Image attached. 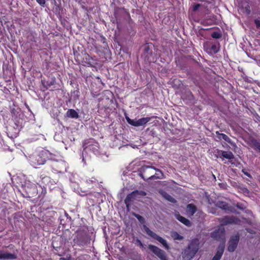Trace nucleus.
Masks as SVG:
<instances>
[{"label": "nucleus", "mask_w": 260, "mask_h": 260, "mask_svg": "<svg viewBox=\"0 0 260 260\" xmlns=\"http://www.w3.org/2000/svg\"><path fill=\"white\" fill-rule=\"evenodd\" d=\"M134 216L138 219V220L141 223H144L145 222V219L142 216L137 214H134Z\"/></svg>", "instance_id": "28"}, {"label": "nucleus", "mask_w": 260, "mask_h": 260, "mask_svg": "<svg viewBox=\"0 0 260 260\" xmlns=\"http://www.w3.org/2000/svg\"><path fill=\"white\" fill-rule=\"evenodd\" d=\"M89 152H91L95 155L99 154V147L98 146V144L96 142H94V144H89L88 146H86L84 148L82 153L83 161H84L85 159H88V156L87 154Z\"/></svg>", "instance_id": "4"}, {"label": "nucleus", "mask_w": 260, "mask_h": 260, "mask_svg": "<svg viewBox=\"0 0 260 260\" xmlns=\"http://www.w3.org/2000/svg\"><path fill=\"white\" fill-rule=\"evenodd\" d=\"M36 1L41 6H44L45 4V0H36Z\"/></svg>", "instance_id": "31"}, {"label": "nucleus", "mask_w": 260, "mask_h": 260, "mask_svg": "<svg viewBox=\"0 0 260 260\" xmlns=\"http://www.w3.org/2000/svg\"><path fill=\"white\" fill-rule=\"evenodd\" d=\"M216 206L217 207L221 208L223 210H224L225 211L233 212L232 208H231L230 207H229V205L225 202H222V201H218L216 203Z\"/></svg>", "instance_id": "16"}, {"label": "nucleus", "mask_w": 260, "mask_h": 260, "mask_svg": "<svg viewBox=\"0 0 260 260\" xmlns=\"http://www.w3.org/2000/svg\"><path fill=\"white\" fill-rule=\"evenodd\" d=\"M224 230L222 227L219 228L211 233V237L213 238L219 239H224Z\"/></svg>", "instance_id": "13"}, {"label": "nucleus", "mask_w": 260, "mask_h": 260, "mask_svg": "<svg viewBox=\"0 0 260 260\" xmlns=\"http://www.w3.org/2000/svg\"><path fill=\"white\" fill-rule=\"evenodd\" d=\"M164 197L166 200L172 203H175L176 202V200L172 197L167 193H165Z\"/></svg>", "instance_id": "26"}, {"label": "nucleus", "mask_w": 260, "mask_h": 260, "mask_svg": "<svg viewBox=\"0 0 260 260\" xmlns=\"http://www.w3.org/2000/svg\"><path fill=\"white\" fill-rule=\"evenodd\" d=\"M126 119L129 124L134 126L144 125L150 120L149 117H144L139 119H131L129 117H126Z\"/></svg>", "instance_id": "7"}, {"label": "nucleus", "mask_w": 260, "mask_h": 260, "mask_svg": "<svg viewBox=\"0 0 260 260\" xmlns=\"http://www.w3.org/2000/svg\"><path fill=\"white\" fill-rule=\"evenodd\" d=\"M86 181L89 184L91 183H96L97 182L96 179L94 177H92L90 179H87Z\"/></svg>", "instance_id": "29"}, {"label": "nucleus", "mask_w": 260, "mask_h": 260, "mask_svg": "<svg viewBox=\"0 0 260 260\" xmlns=\"http://www.w3.org/2000/svg\"><path fill=\"white\" fill-rule=\"evenodd\" d=\"M211 36L212 38H215V39H219L220 38H221V35L218 32H213Z\"/></svg>", "instance_id": "27"}, {"label": "nucleus", "mask_w": 260, "mask_h": 260, "mask_svg": "<svg viewBox=\"0 0 260 260\" xmlns=\"http://www.w3.org/2000/svg\"><path fill=\"white\" fill-rule=\"evenodd\" d=\"M137 242L139 243L140 246L141 247V248H143L144 247V245L143 244V243L141 242V241L139 240H137Z\"/></svg>", "instance_id": "34"}, {"label": "nucleus", "mask_w": 260, "mask_h": 260, "mask_svg": "<svg viewBox=\"0 0 260 260\" xmlns=\"http://www.w3.org/2000/svg\"><path fill=\"white\" fill-rule=\"evenodd\" d=\"M200 7V4H195L192 6V10L193 11H196Z\"/></svg>", "instance_id": "30"}, {"label": "nucleus", "mask_w": 260, "mask_h": 260, "mask_svg": "<svg viewBox=\"0 0 260 260\" xmlns=\"http://www.w3.org/2000/svg\"><path fill=\"white\" fill-rule=\"evenodd\" d=\"M245 175H246L247 176H248V174L247 173H244Z\"/></svg>", "instance_id": "38"}, {"label": "nucleus", "mask_w": 260, "mask_h": 260, "mask_svg": "<svg viewBox=\"0 0 260 260\" xmlns=\"http://www.w3.org/2000/svg\"><path fill=\"white\" fill-rule=\"evenodd\" d=\"M196 211L197 208L194 205L192 204L187 205L186 208V213L188 215L192 216L194 214Z\"/></svg>", "instance_id": "17"}, {"label": "nucleus", "mask_w": 260, "mask_h": 260, "mask_svg": "<svg viewBox=\"0 0 260 260\" xmlns=\"http://www.w3.org/2000/svg\"><path fill=\"white\" fill-rule=\"evenodd\" d=\"M22 187L24 188L26 192H27L28 196L36 192V185L31 182L29 180H25L22 184Z\"/></svg>", "instance_id": "10"}, {"label": "nucleus", "mask_w": 260, "mask_h": 260, "mask_svg": "<svg viewBox=\"0 0 260 260\" xmlns=\"http://www.w3.org/2000/svg\"><path fill=\"white\" fill-rule=\"evenodd\" d=\"M240 223L241 221L233 216H225L220 220V224L221 225H227L228 224H240Z\"/></svg>", "instance_id": "11"}, {"label": "nucleus", "mask_w": 260, "mask_h": 260, "mask_svg": "<svg viewBox=\"0 0 260 260\" xmlns=\"http://www.w3.org/2000/svg\"><path fill=\"white\" fill-rule=\"evenodd\" d=\"M148 248L161 260H168L165 251L158 247L153 245H149Z\"/></svg>", "instance_id": "9"}, {"label": "nucleus", "mask_w": 260, "mask_h": 260, "mask_svg": "<svg viewBox=\"0 0 260 260\" xmlns=\"http://www.w3.org/2000/svg\"><path fill=\"white\" fill-rule=\"evenodd\" d=\"M211 51L214 53H216L219 50V47L218 45H212L211 47Z\"/></svg>", "instance_id": "25"}, {"label": "nucleus", "mask_w": 260, "mask_h": 260, "mask_svg": "<svg viewBox=\"0 0 260 260\" xmlns=\"http://www.w3.org/2000/svg\"><path fill=\"white\" fill-rule=\"evenodd\" d=\"M221 155L223 158H226L230 160L233 159L234 158L233 153L229 151H222Z\"/></svg>", "instance_id": "20"}, {"label": "nucleus", "mask_w": 260, "mask_h": 260, "mask_svg": "<svg viewBox=\"0 0 260 260\" xmlns=\"http://www.w3.org/2000/svg\"><path fill=\"white\" fill-rule=\"evenodd\" d=\"M176 217L179 221H180V222L183 223L185 225H186L187 226H191V222L188 219H186V218L181 216L179 214H176Z\"/></svg>", "instance_id": "18"}, {"label": "nucleus", "mask_w": 260, "mask_h": 260, "mask_svg": "<svg viewBox=\"0 0 260 260\" xmlns=\"http://www.w3.org/2000/svg\"><path fill=\"white\" fill-rule=\"evenodd\" d=\"M171 236L174 240H182L183 239V237L176 232H171Z\"/></svg>", "instance_id": "23"}, {"label": "nucleus", "mask_w": 260, "mask_h": 260, "mask_svg": "<svg viewBox=\"0 0 260 260\" xmlns=\"http://www.w3.org/2000/svg\"><path fill=\"white\" fill-rule=\"evenodd\" d=\"M199 240L197 239H193L183 253L184 258L187 259H191L199 249Z\"/></svg>", "instance_id": "3"}, {"label": "nucleus", "mask_w": 260, "mask_h": 260, "mask_svg": "<svg viewBox=\"0 0 260 260\" xmlns=\"http://www.w3.org/2000/svg\"><path fill=\"white\" fill-rule=\"evenodd\" d=\"M16 257L14 254L0 251V259H14Z\"/></svg>", "instance_id": "15"}, {"label": "nucleus", "mask_w": 260, "mask_h": 260, "mask_svg": "<svg viewBox=\"0 0 260 260\" xmlns=\"http://www.w3.org/2000/svg\"><path fill=\"white\" fill-rule=\"evenodd\" d=\"M140 174L144 179H162L164 175L159 169L149 166H143Z\"/></svg>", "instance_id": "1"}, {"label": "nucleus", "mask_w": 260, "mask_h": 260, "mask_svg": "<svg viewBox=\"0 0 260 260\" xmlns=\"http://www.w3.org/2000/svg\"><path fill=\"white\" fill-rule=\"evenodd\" d=\"M229 144H230L234 148H236V144L233 142L231 140H230V142H228Z\"/></svg>", "instance_id": "33"}, {"label": "nucleus", "mask_w": 260, "mask_h": 260, "mask_svg": "<svg viewBox=\"0 0 260 260\" xmlns=\"http://www.w3.org/2000/svg\"><path fill=\"white\" fill-rule=\"evenodd\" d=\"M222 152V150H220L218 149H215L212 151V153L216 158H221Z\"/></svg>", "instance_id": "21"}, {"label": "nucleus", "mask_w": 260, "mask_h": 260, "mask_svg": "<svg viewBox=\"0 0 260 260\" xmlns=\"http://www.w3.org/2000/svg\"><path fill=\"white\" fill-rule=\"evenodd\" d=\"M146 192L143 191H139L135 190L133 191L131 193L128 194L125 199V203L127 208H128L131 202L136 199L138 196H145Z\"/></svg>", "instance_id": "8"}, {"label": "nucleus", "mask_w": 260, "mask_h": 260, "mask_svg": "<svg viewBox=\"0 0 260 260\" xmlns=\"http://www.w3.org/2000/svg\"><path fill=\"white\" fill-rule=\"evenodd\" d=\"M50 154H51V156H50L51 158H50L49 157H47V160L50 159V160H54V161H58L60 159L59 156H57L55 154H53L50 152Z\"/></svg>", "instance_id": "24"}, {"label": "nucleus", "mask_w": 260, "mask_h": 260, "mask_svg": "<svg viewBox=\"0 0 260 260\" xmlns=\"http://www.w3.org/2000/svg\"><path fill=\"white\" fill-rule=\"evenodd\" d=\"M210 212H211V213H213V214H215V212H213V211H212V210H210Z\"/></svg>", "instance_id": "37"}, {"label": "nucleus", "mask_w": 260, "mask_h": 260, "mask_svg": "<svg viewBox=\"0 0 260 260\" xmlns=\"http://www.w3.org/2000/svg\"><path fill=\"white\" fill-rule=\"evenodd\" d=\"M237 207L240 208V209H243L244 208L243 207H241L240 206V205L239 204H237Z\"/></svg>", "instance_id": "36"}, {"label": "nucleus", "mask_w": 260, "mask_h": 260, "mask_svg": "<svg viewBox=\"0 0 260 260\" xmlns=\"http://www.w3.org/2000/svg\"><path fill=\"white\" fill-rule=\"evenodd\" d=\"M144 228L145 229V232L146 233L154 238V239L158 241L159 242H160L164 246V247L167 249H169V246L166 241L165 239L160 237V236H158L157 234H156L155 233L151 231L148 228H147L146 226H144Z\"/></svg>", "instance_id": "5"}, {"label": "nucleus", "mask_w": 260, "mask_h": 260, "mask_svg": "<svg viewBox=\"0 0 260 260\" xmlns=\"http://www.w3.org/2000/svg\"><path fill=\"white\" fill-rule=\"evenodd\" d=\"M239 241V236L238 235L232 236L229 242V245L228 247V251L230 252L234 251L237 248Z\"/></svg>", "instance_id": "12"}, {"label": "nucleus", "mask_w": 260, "mask_h": 260, "mask_svg": "<svg viewBox=\"0 0 260 260\" xmlns=\"http://www.w3.org/2000/svg\"><path fill=\"white\" fill-rule=\"evenodd\" d=\"M51 156L50 152L46 150L41 151L39 153H35L28 156V160L30 164L34 168L44 165L47 160V157Z\"/></svg>", "instance_id": "2"}, {"label": "nucleus", "mask_w": 260, "mask_h": 260, "mask_svg": "<svg viewBox=\"0 0 260 260\" xmlns=\"http://www.w3.org/2000/svg\"><path fill=\"white\" fill-rule=\"evenodd\" d=\"M255 146L257 148V149H258L259 151H260V144L257 143L256 145H255Z\"/></svg>", "instance_id": "35"}, {"label": "nucleus", "mask_w": 260, "mask_h": 260, "mask_svg": "<svg viewBox=\"0 0 260 260\" xmlns=\"http://www.w3.org/2000/svg\"><path fill=\"white\" fill-rule=\"evenodd\" d=\"M224 249V241L218 246L216 253L212 260H220L223 254Z\"/></svg>", "instance_id": "14"}, {"label": "nucleus", "mask_w": 260, "mask_h": 260, "mask_svg": "<svg viewBox=\"0 0 260 260\" xmlns=\"http://www.w3.org/2000/svg\"><path fill=\"white\" fill-rule=\"evenodd\" d=\"M67 116L72 118H77L79 117L78 113L74 109H69L66 113Z\"/></svg>", "instance_id": "19"}, {"label": "nucleus", "mask_w": 260, "mask_h": 260, "mask_svg": "<svg viewBox=\"0 0 260 260\" xmlns=\"http://www.w3.org/2000/svg\"><path fill=\"white\" fill-rule=\"evenodd\" d=\"M144 228L145 229V232L146 233L154 238V239L158 241L159 242H160L164 246V247L167 249H169V246L166 241L165 239L160 237V236H158L157 234H156L155 233L151 231L148 228H147L146 226H144Z\"/></svg>", "instance_id": "6"}, {"label": "nucleus", "mask_w": 260, "mask_h": 260, "mask_svg": "<svg viewBox=\"0 0 260 260\" xmlns=\"http://www.w3.org/2000/svg\"><path fill=\"white\" fill-rule=\"evenodd\" d=\"M255 23L258 28H260V20H255Z\"/></svg>", "instance_id": "32"}, {"label": "nucleus", "mask_w": 260, "mask_h": 260, "mask_svg": "<svg viewBox=\"0 0 260 260\" xmlns=\"http://www.w3.org/2000/svg\"><path fill=\"white\" fill-rule=\"evenodd\" d=\"M217 134L218 135V138L220 139H223L226 142H230V138L224 134H220L218 132H217Z\"/></svg>", "instance_id": "22"}]
</instances>
